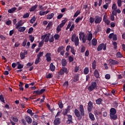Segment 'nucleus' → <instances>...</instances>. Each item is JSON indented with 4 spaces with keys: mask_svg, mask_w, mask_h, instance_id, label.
I'll return each instance as SVG.
<instances>
[{
    "mask_svg": "<svg viewBox=\"0 0 125 125\" xmlns=\"http://www.w3.org/2000/svg\"><path fill=\"white\" fill-rule=\"evenodd\" d=\"M33 93H36L37 95H41V92L40 90H35L34 91Z\"/></svg>",
    "mask_w": 125,
    "mask_h": 125,
    "instance_id": "nucleus-59",
    "label": "nucleus"
},
{
    "mask_svg": "<svg viewBox=\"0 0 125 125\" xmlns=\"http://www.w3.org/2000/svg\"><path fill=\"white\" fill-rule=\"evenodd\" d=\"M109 62H110V63L111 65H117L119 63V62L118 61H116L115 60H113V59H110L109 60Z\"/></svg>",
    "mask_w": 125,
    "mask_h": 125,
    "instance_id": "nucleus-14",
    "label": "nucleus"
},
{
    "mask_svg": "<svg viewBox=\"0 0 125 125\" xmlns=\"http://www.w3.org/2000/svg\"><path fill=\"white\" fill-rule=\"evenodd\" d=\"M68 61L70 63H71V62H73V61H74V58H73L72 56H70L68 57Z\"/></svg>",
    "mask_w": 125,
    "mask_h": 125,
    "instance_id": "nucleus-51",
    "label": "nucleus"
},
{
    "mask_svg": "<svg viewBox=\"0 0 125 125\" xmlns=\"http://www.w3.org/2000/svg\"><path fill=\"white\" fill-rule=\"evenodd\" d=\"M19 86L20 90H22V91H23V90H24V87H23V83H22V82H20Z\"/></svg>",
    "mask_w": 125,
    "mask_h": 125,
    "instance_id": "nucleus-34",
    "label": "nucleus"
},
{
    "mask_svg": "<svg viewBox=\"0 0 125 125\" xmlns=\"http://www.w3.org/2000/svg\"><path fill=\"white\" fill-rule=\"evenodd\" d=\"M28 54V51L26 50H24V52H21L20 53V57L21 59H25V57H26V55Z\"/></svg>",
    "mask_w": 125,
    "mask_h": 125,
    "instance_id": "nucleus-10",
    "label": "nucleus"
},
{
    "mask_svg": "<svg viewBox=\"0 0 125 125\" xmlns=\"http://www.w3.org/2000/svg\"><path fill=\"white\" fill-rule=\"evenodd\" d=\"M49 42L50 43H51V42H54V38H53V36L50 37L49 39Z\"/></svg>",
    "mask_w": 125,
    "mask_h": 125,
    "instance_id": "nucleus-57",
    "label": "nucleus"
},
{
    "mask_svg": "<svg viewBox=\"0 0 125 125\" xmlns=\"http://www.w3.org/2000/svg\"><path fill=\"white\" fill-rule=\"evenodd\" d=\"M76 37H77V35H76V34H73L71 36V42H74V40H75V39L76 38Z\"/></svg>",
    "mask_w": 125,
    "mask_h": 125,
    "instance_id": "nucleus-44",
    "label": "nucleus"
},
{
    "mask_svg": "<svg viewBox=\"0 0 125 125\" xmlns=\"http://www.w3.org/2000/svg\"><path fill=\"white\" fill-rule=\"evenodd\" d=\"M16 9H17L16 7H13L11 9H9L8 10V13H13V12H14V11H15Z\"/></svg>",
    "mask_w": 125,
    "mask_h": 125,
    "instance_id": "nucleus-26",
    "label": "nucleus"
},
{
    "mask_svg": "<svg viewBox=\"0 0 125 125\" xmlns=\"http://www.w3.org/2000/svg\"><path fill=\"white\" fill-rule=\"evenodd\" d=\"M68 75L69 74V70L66 67H62L59 72V75L60 76H64V74Z\"/></svg>",
    "mask_w": 125,
    "mask_h": 125,
    "instance_id": "nucleus-4",
    "label": "nucleus"
},
{
    "mask_svg": "<svg viewBox=\"0 0 125 125\" xmlns=\"http://www.w3.org/2000/svg\"><path fill=\"white\" fill-rule=\"evenodd\" d=\"M95 18V24H100V23H101V21H102V17H100L99 16H96Z\"/></svg>",
    "mask_w": 125,
    "mask_h": 125,
    "instance_id": "nucleus-7",
    "label": "nucleus"
},
{
    "mask_svg": "<svg viewBox=\"0 0 125 125\" xmlns=\"http://www.w3.org/2000/svg\"><path fill=\"white\" fill-rule=\"evenodd\" d=\"M92 67L93 68V70H95L96 68V61L94 60L93 62L92 63Z\"/></svg>",
    "mask_w": 125,
    "mask_h": 125,
    "instance_id": "nucleus-30",
    "label": "nucleus"
},
{
    "mask_svg": "<svg viewBox=\"0 0 125 125\" xmlns=\"http://www.w3.org/2000/svg\"><path fill=\"white\" fill-rule=\"evenodd\" d=\"M80 14H81V11L77 10L76 12V13L74 14L73 17H74V18L78 17V16H79V15H80Z\"/></svg>",
    "mask_w": 125,
    "mask_h": 125,
    "instance_id": "nucleus-35",
    "label": "nucleus"
},
{
    "mask_svg": "<svg viewBox=\"0 0 125 125\" xmlns=\"http://www.w3.org/2000/svg\"><path fill=\"white\" fill-rule=\"evenodd\" d=\"M37 19H36V17L33 16V17L30 20V23L31 24H34L35 21H36Z\"/></svg>",
    "mask_w": 125,
    "mask_h": 125,
    "instance_id": "nucleus-41",
    "label": "nucleus"
},
{
    "mask_svg": "<svg viewBox=\"0 0 125 125\" xmlns=\"http://www.w3.org/2000/svg\"><path fill=\"white\" fill-rule=\"evenodd\" d=\"M76 46H78L80 44V41L79 40V37L77 36L76 38L74 40V42Z\"/></svg>",
    "mask_w": 125,
    "mask_h": 125,
    "instance_id": "nucleus-18",
    "label": "nucleus"
},
{
    "mask_svg": "<svg viewBox=\"0 0 125 125\" xmlns=\"http://www.w3.org/2000/svg\"><path fill=\"white\" fill-rule=\"evenodd\" d=\"M26 44H27V39H24L22 42V46H26Z\"/></svg>",
    "mask_w": 125,
    "mask_h": 125,
    "instance_id": "nucleus-61",
    "label": "nucleus"
},
{
    "mask_svg": "<svg viewBox=\"0 0 125 125\" xmlns=\"http://www.w3.org/2000/svg\"><path fill=\"white\" fill-rule=\"evenodd\" d=\"M18 30L19 32L22 33L23 32H25L26 30V27H25V26L20 27L19 28H18Z\"/></svg>",
    "mask_w": 125,
    "mask_h": 125,
    "instance_id": "nucleus-20",
    "label": "nucleus"
},
{
    "mask_svg": "<svg viewBox=\"0 0 125 125\" xmlns=\"http://www.w3.org/2000/svg\"><path fill=\"white\" fill-rule=\"evenodd\" d=\"M89 22L91 24H92L93 23H94V22H95V19H94V18L90 17L89 19Z\"/></svg>",
    "mask_w": 125,
    "mask_h": 125,
    "instance_id": "nucleus-36",
    "label": "nucleus"
},
{
    "mask_svg": "<svg viewBox=\"0 0 125 125\" xmlns=\"http://www.w3.org/2000/svg\"><path fill=\"white\" fill-rule=\"evenodd\" d=\"M54 38H55V40H58L59 39V38H60V35H59V34H55L54 36Z\"/></svg>",
    "mask_w": 125,
    "mask_h": 125,
    "instance_id": "nucleus-52",
    "label": "nucleus"
},
{
    "mask_svg": "<svg viewBox=\"0 0 125 125\" xmlns=\"http://www.w3.org/2000/svg\"><path fill=\"white\" fill-rule=\"evenodd\" d=\"M41 60H42V59L40 58H37L35 60V64L36 65H37V64H39V63L41 62Z\"/></svg>",
    "mask_w": 125,
    "mask_h": 125,
    "instance_id": "nucleus-40",
    "label": "nucleus"
},
{
    "mask_svg": "<svg viewBox=\"0 0 125 125\" xmlns=\"http://www.w3.org/2000/svg\"><path fill=\"white\" fill-rule=\"evenodd\" d=\"M75 28V24H72L70 28L69 31L70 32H72V31H74V29Z\"/></svg>",
    "mask_w": 125,
    "mask_h": 125,
    "instance_id": "nucleus-62",
    "label": "nucleus"
},
{
    "mask_svg": "<svg viewBox=\"0 0 125 125\" xmlns=\"http://www.w3.org/2000/svg\"><path fill=\"white\" fill-rule=\"evenodd\" d=\"M113 41H116L117 40H118V38H117V35L114 34L113 37H112Z\"/></svg>",
    "mask_w": 125,
    "mask_h": 125,
    "instance_id": "nucleus-64",
    "label": "nucleus"
},
{
    "mask_svg": "<svg viewBox=\"0 0 125 125\" xmlns=\"http://www.w3.org/2000/svg\"><path fill=\"white\" fill-rule=\"evenodd\" d=\"M96 87H97V83L95 82H92L91 85L88 87V90L89 91H93Z\"/></svg>",
    "mask_w": 125,
    "mask_h": 125,
    "instance_id": "nucleus-5",
    "label": "nucleus"
},
{
    "mask_svg": "<svg viewBox=\"0 0 125 125\" xmlns=\"http://www.w3.org/2000/svg\"><path fill=\"white\" fill-rule=\"evenodd\" d=\"M23 23H22V20L19 21L18 23L16 24V29L19 28V27H21V26H23Z\"/></svg>",
    "mask_w": 125,
    "mask_h": 125,
    "instance_id": "nucleus-17",
    "label": "nucleus"
},
{
    "mask_svg": "<svg viewBox=\"0 0 125 125\" xmlns=\"http://www.w3.org/2000/svg\"><path fill=\"white\" fill-rule=\"evenodd\" d=\"M29 16H30V14H29L28 13H26V14H24L23 15V18L24 19L28 18Z\"/></svg>",
    "mask_w": 125,
    "mask_h": 125,
    "instance_id": "nucleus-50",
    "label": "nucleus"
},
{
    "mask_svg": "<svg viewBox=\"0 0 125 125\" xmlns=\"http://www.w3.org/2000/svg\"><path fill=\"white\" fill-rule=\"evenodd\" d=\"M29 39H30V41L31 42H34V41H35V37H34L33 36V35H30L29 36Z\"/></svg>",
    "mask_w": 125,
    "mask_h": 125,
    "instance_id": "nucleus-54",
    "label": "nucleus"
},
{
    "mask_svg": "<svg viewBox=\"0 0 125 125\" xmlns=\"http://www.w3.org/2000/svg\"><path fill=\"white\" fill-rule=\"evenodd\" d=\"M112 8L114 10L117 9V4L116 3L113 4Z\"/></svg>",
    "mask_w": 125,
    "mask_h": 125,
    "instance_id": "nucleus-63",
    "label": "nucleus"
},
{
    "mask_svg": "<svg viewBox=\"0 0 125 125\" xmlns=\"http://www.w3.org/2000/svg\"><path fill=\"white\" fill-rule=\"evenodd\" d=\"M74 114L77 118L78 121H81L83 119V117H84V108L83 104L79 105V110L75 108L74 110Z\"/></svg>",
    "mask_w": 125,
    "mask_h": 125,
    "instance_id": "nucleus-1",
    "label": "nucleus"
},
{
    "mask_svg": "<svg viewBox=\"0 0 125 125\" xmlns=\"http://www.w3.org/2000/svg\"><path fill=\"white\" fill-rule=\"evenodd\" d=\"M94 76L96 79H100V74H99V72H98V70L95 69L93 73Z\"/></svg>",
    "mask_w": 125,
    "mask_h": 125,
    "instance_id": "nucleus-11",
    "label": "nucleus"
},
{
    "mask_svg": "<svg viewBox=\"0 0 125 125\" xmlns=\"http://www.w3.org/2000/svg\"><path fill=\"white\" fill-rule=\"evenodd\" d=\"M37 7H38V5H37V4H35L34 6H32L30 9V12L35 11V10H36V9H37Z\"/></svg>",
    "mask_w": 125,
    "mask_h": 125,
    "instance_id": "nucleus-28",
    "label": "nucleus"
},
{
    "mask_svg": "<svg viewBox=\"0 0 125 125\" xmlns=\"http://www.w3.org/2000/svg\"><path fill=\"white\" fill-rule=\"evenodd\" d=\"M105 78L106 79V80H110V79H111V75H110V74H106L105 76Z\"/></svg>",
    "mask_w": 125,
    "mask_h": 125,
    "instance_id": "nucleus-56",
    "label": "nucleus"
},
{
    "mask_svg": "<svg viewBox=\"0 0 125 125\" xmlns=\"http://www.w3.org/2000/svg\"><path fill=\"white\" fill-rule=\"evenodd\" d=\"M61 122V119L60 118H55L54 121V125H60V123Z\"/></svg>",
    "mask_w": 125,
    "mask_h": 125,
    "instance_id": "nucleus-12",
    "label": "nucleus"
},
{
    "mask_svg": "<svg viewBox=\"0 0 125 125\" xmlns=\"http://www.w3.org/2000/svg\"><path fill=\"white\" fill-rule=\"evenodd\" d=\"M62 65L63 67H65L67 65V60L65 59L62 60Z\"/></svg>",
    "mask_w": 125,
    "mask_h": 125,
    "instance_id": "nucleus-23",
    "label": "nucleus"
},
{
    "mask_svg": "<svg viewBox=\"0 0 125 125\" xmlns=\"http://www.w3.org/2000/svg\"><path fill=\"white\" fill-rule=\"evenodd\" d=\"M53 16H54V13H52L51 14L47 15L46 16L47 19L50 20V19H52V18H53Z\"/></svg>",
    "mask_w": 125,
    "mask_h": 125,
    "instance_id": "nucleus-24",
    "label": "nucleus"
},
{
    "mask_svg": "<svg viewBox=\"0 0 125 125\" xmlns=\"http://www.w3.org/2000/svg\"><path fill=\"white\" fill-rule=\"evenodd\" d=\"M102 101H103V100L100 98L96 100V104L97 105H101V104H102Z\"/></svg>",
    "mask_w": 125,
    "mask_h": 125,
    "instance_id": "nucleus-22",
    "label": "nucleus"
},
{
    "mask_svg": "<svg viewBox=\"0 0 125 125\" xmlns=\"http://www.w3.org/2000/svg\"><path fill=\"white\" fill-rule=\"evenodd\" d=\"M106 44L105 43L104 44V43H102L101 44H100L98 47H97V51H101V50H102V49H103V50H106Z\"/></svg>",
    "mask_w": 125,
    "mask_h": 125,
    "instance_id": "nucleus-6",
    "label": "nucleus"
},
{
    "mask_svg": "<svg viewBox=\"0 0 125 125\" xmlns=\"http://www.w3.org/2000/svg\"><path fill=\"white\" fill-rule=\"evenodd\" d=\"M114 46V49H117L118 48V43L116 42H114L112 43Z\"/></svg>",
    "mask_w": 125,
    "mask_h": 125,
    "instance_id": "nucleus-43",
    "label": "nucleus"
},
{
    "mask_svg": "<svg viewBox=\"0 0 125 125\" xmlns=\"http://www.w3.org/2000/svg\"><path fill=\"white\" fill-rule=\"evenodd\" d=\"M24 119L28 125H30V124L33 122L32 118L29 116H25Z\"/></svg>",
    "mask_w": 125,
    "mask_h": 125,
    "instance_id": "nucleus-13",
    "label": "nucleus"
},
{
    "mask_svg": "<svg viewBox=\"0 0 125 125\" xmlns=\"http://www.w3.org/2000/svg\"><path fill=\"white\" fill-rule=\"evenodd\" d=\"M50 69L52 72H54L55 71V65H53V63H51L50 64Z\"/></svg>",
    "mask_w": 125,
    "mask_h": 125,
    "instance_id": "nucleus-21",
    "label": "nucleus"
},
{
    "mask_svg": "<svg viewBox=\"0 0 125 125\" xmlns=\"http://www.w3.org/2000/svg\"><path fill=\"white\" fill-rule=\"evenodd\" d=\"M53 77V75L51 73H49L46 76V79H51Z\"/></svg>",
    "mask_w": 125,
    "mask_h": 125,
    "instance_id": "nucleus-46",
    "label": "nucleus"
},
{
    "mask_svg": "<svg viewBox=\"0 0 125 125\" xmlns=\"http://www.w3.org/2000/svg\"><path fill=\"white\" fill-rule=\"evenodd\" d=\"M68 111L66 109H64L63 111L62 112V115L63 116H67V120L66 121L67 125H70V124H73V117L72 115L68 114Z\"/></svg>",
    "mask_w": 125,
    "mask_h": 125,
    "instance_id": "nucleus-3",
    "label": "nucleus"
},
{
    "mask_svg": "<svg viewBox=\"0 0 125 125\" xmlns=\"http://www.w3.org/2000/svg\"><path fill=\"white\" fill-rule=\"evenodd\" d=\"M58 105L60 109H62L63 108V103H62V101L60 100L58 102Z\"/></svg>",
    "mask_w": 125,
    "mask_h": 125,
    "instance_id": "nucleus-31",
    "label": "nucleus"
},
{
    "mask_svg": "<svg viewBox=\"0 0 125 125\" xmlns=\"http://www.w3.org/2000/svg\"><path fill=\"white\" fill-rule=\"evenodd\" d=\"M80 75L79 74H76L75 75L74 78H73V82L74 83H77L79 80H80Z\"/></svg>",
    "mask_w": 125,
    "mask_h": 125,
    "instance_id": "nucleus-15",
    "label": "nucleus"
},
{
    "mask_svg": "<svg viewBox=\"0 0 125 125\" xmlns=\"http://www.w3.org/2000/svg\"><path fill=\"white\" fill-rule=\"evenodd\" d=\"M53 24H52V22L50 21L49 22V23H48V25H47L46 28H49V29L50 28V27H51V26H52Z\"/></svg>",
    "mask_w": 125,
    "mask_h": 125,
    "instance_id": "nucleus-58",
    "label": "nucleus"
},
{
    "mask_svg": "<svg viewBox=\"0 0 125 125\" xmlns=\"http://www.w3.org/2000/svg\"><path fill=\"white\" fill-rule=\"evenodd\" d=\"M92 33L91 31H89L88 34V36L87 37V41H88V42H90L91 40H92Z\"/></svg>",
    "mask_w": 125,
    "mask_h": 125,
    "instance_id": "nucleus-16",
    "label": "nucleus"
},
{
    "mask_svg": "<svg viewBox=\"0 0 125 125\" xmlns=\"http://www.w3.org/2000/svg\"><path fill=\"white\" fill-rule=\"evenodd\" d=\"M116 57L117 58H122V57H123V55H122L120 52H118L116 53Z\"/></svg>",
    "mask_w": 125,
    "mask_h": 125,
    "instance_id": "nucleus-38",
    "label": "nucleus"
},
{
    "mask_svg": "<svg viewBox=\"0 0 125 125\" xmlns=\"http://www.w3.org/2000/svg\"><path fill=\"white\" fill-rule=\"evenodd\" d=\"M27 113H28V114H30L31 116L34 115V113H33V111H32L31 109H28L27 110Z\"/></svg>",
    "mask_w": 125,
    "mask_h": 125,
    "instance_id": "nucleus-53",
    "label": "nucleus"
},
{
    "mask_svg": "<svg viewBox=\"0 0 125 125\" xmlns=\"http://www.w3.org/2000/svg\"><path fill=\"white\" fill-rule=\"evenodd\" d=\"M92 108H93V104L91 101H89L88 103L87 111L90 112L92 110Z\"/></svg>",
    "mask_w": 125,
    "mask_h": 125,
    "instance_id": "nucleus-8",
    "label": "nucleus"
},
{
    "mask_svg": "<svg viewBox=\"0 0 125 125\" xmlns=\"http://www.w3.org/2000/svg\"><path fill=\"white\" fill-rule=\"evenodd\" d=\"M68 85H69V82L65 81L63 84V86H64V87H66V88H67Z\"/></svg>",
    "mask_w": 125,
    "mask_h": 125,
    "instance_id": "nucleus-45",
    "label": "nucleus"
},
{
    "mask_svg": "<svg viewBox=\"0 0 125 125\" xmlns=\"http://www.w3.org/2000/svg\"><path fill=\"white\" fill-rule=\"evenodd\" d=\"M92 45H93L94 46H96V45H97V40H96V39L95 38H94L92 40Z\"/></svg>",
    "mask_w": 125,
    "mask_h": 125,
    "instance_id": "nucleus-27",
    "label": "nucleus"
},
{
    "mask_svg": "<svg viewBox=\"0 0 125 125\" xmlns=\"http://www.w3.org/2000/svg\"><path fill=\"white\" fill-rule=\"evenodd\" d=\"M61 27L59 25H58L57 27V31L56 33L57 34H58V33H59V32H60L61 31Z\"/></svg>",
    "mask_w": 125,
    "mask_h": 125,
    "instance_id": "nucleus-48",
    "label": "nucleus"
},
{
    "mask_svg": "<svg viewBox=\"0 0 125 125\" xmlns=\"http://www.w3.org/2000/svg\"><path fill=\"white\" fill-rule=\"evenodd\" d=\"M50 37V34L48 33L47 34L46 37L45 38L44 42H48L49 41V38Z\"/></svg>",
    "mask_w": 125,
    "mask_h": 125,
    "instance_id": "nucleus-25",
    "label": "nucleus"
},
{
    "mask_svg": "<svg viewBox=\"0 0 125 125\" xmlns=\"http://www.w3.org/2000/svg\"><path fill=\"white\" fill-rule=\"evenodd\" d=\"M117 5L119 7L122 6V0H117Z\"/></svg>",
    "mask_w": 125,
    "mask_h": 125,
    "instance_id": "nucleus-49",
    "label": "nucleus"
},
{
    "mask_svg": "<svg viewBox=\"0 0 125 125\" xmlns=\"http://www.w3.org/2000/svg\"><path fill=\"white\" fill-rule=\"evenodd\" d=\"M44 42L43 41H41L39 43V45H38V47H42V45H43V43Z\"/></svg>",
    "mask_w": 125,
    "mask_h": 125,
    "instance_id": "nucleus-60",
    "label": "nucleus"
},
{
    "mask_svg": "<svg viewBox=\"0 0 125 125\" xmlns=\"http://www.w3.org/2000/svg\"><path fill=\"white\" fill-rule=\"evenodd\" d=\"M45 57L46 58L47 62H51V53H47L45 55Z\"/></svg>",
    "mask_w": 125,
    "mask_h": 125,
    "instance_id": "nucleus-9",
    "label": "nucleus"
},
{
    "mask_svg": "<svg viewBox=\"0 0 125 125\" xmlns=\"http://www.w3.org/2000/svg\"><path fill=\"white\" fill-rule=\"evenodd\" d=\"M71 52L73 54V55H76V51H75V48L72 46L70 48Z\"/></svg>",
    "mask_w": 125,
    "mask_h": 125,
    "instance_id": "nucleus-37",
    "label": "nucleus"
},
{
    "mask_svg": "<svg viewBox=\"0 0 125 125\" xmlns=\"http://www.w3.org/2000/svg\"><path fill=\"white\" fill-rule=\"evenodd\" d=\"M89 118L91 119V121L94 122L95 121V117H94V115L92 113H90L89 114Z\"/></svg>",
    "mask_w": 125,
    "mask_h": 125,
    "instance_id": "nucleus-19",
    "label": "nucleus"
},
{
    "mask_svg": "<svg viewBox=\"0 0 125 125\" xmlns=\"http://www.w3.org/2000/svg\"><path fill=\"white\" fill-rule=\"evenodd\" d=\"M83 17L82 16L81 18L78 17L76 20H75V22L78 23H79L80 21H82L83 20Z\"/></svg>",
    "mask_w": 125,
    "mask_h": 125,
    "instance_id": "nucleus-32",
    "label": "nucleus"
},
{
    "mask_svg": "<svg viewBox=\"0 0 125 125\" xmlns=\"http://www.w3.org/2000/svg\"><path fill=\"white\" fill-rule=\"evenodd\" d=\"M43 56V52H40L38 54L37 57L38 58H41Z\"/></svg>",
    "mask_w": 125,
    "mask_h": 125,
    "instance_id": "nucleus-39",
    "label": "nucleus"
},
{
    "mask_svg": "<svg viewBox=\"0 0 125 125\" xmlns=\"http://www.w3.org/2000/svg\"><path fill=\"white\" fill-rule=\"evenodd\" d=\"M0 100L1 102H3V103H5V102H4V98L3 97V95H0Z\"/></svg>",
    "mask_w": 125,
    "mask_h": 125,
    "instance_id": "nucleus-47",
    "label": "nucleus"
},
{
    "mask_svg": "<svg viewBox=\"0 0 125 125\" xmlns=\"http://www.w3.org/2000/svg\"><path fill=\"white\" fill-rule=\"evenodd\" d=\"M64 49V47L63 46H61L58 47V53L61 52V51H62V50H63V49Z\"/></svg>",
    "mask_w": 125,
    "mask_h": 125,
    "instance_id": "nucleus-42",
    "label": "nucleus"
},
{
    "mask_svg": "<svg viewBox=\"0 0 125 125\" xmlns=\"http://www.w3.org/2000/svg\"><path fill=\"white\" fill-rule=\"evenodd\" d=\"M117 110L115 108L112 107L109 110V116L110 120L116 121L118 120V115H117Z\"/></svg>",
    "mask_w": 125,
    "mask_h": 125,
    "instance_id": "nucleus-2",
    "label": "nucleus"
},
{
    "mask_svg": "<svg viewBox=\"0 0 125 125\" xmlns=\"http://www.w3.org/2000/svg\"><path fill=\"white\" fill-rule=\"evenodd\" d=\"M33 31H34V28L33 27H30L28 30V33L32 34L33 33Z\"/></svg>",
    "mask_w": 125,
    "mask_h": 125,
    "instance_id": "nucleus-55",
    "label": "nucleus"
},
{
    "mask_svg": "<svg viewBox=\"0 0 125 125\" xmlns=\"http://www.w3.org/2000/svg\"><path fill=\"white\" fill-rule=\"evenodd\" d=\"M89 72V69L88 67H85L83 70V73L84 75H87Z\"/></svg>",
    "mask_w": 125,
    "mask_h": 125,
    "instance_id": "nucleus-33",
    "label": "nucleus"
},
{
    "mask_svg": "<svg viewBox=\"0 0 125 125\" xmlns=\"http://www.w3.org/2000/svg\"><path fill=\"white\" fill-rule=\"evenodd\" d=\"M82 37H83V38H84L85 37V35H84V32H80L79 39L80 41H82Z\"/></svg>",
    "mask_w": 125,
    "mask_h": 125,
    "instance_id": "nucleus-29",
    "label": "nucleus"
}]
</instances>
